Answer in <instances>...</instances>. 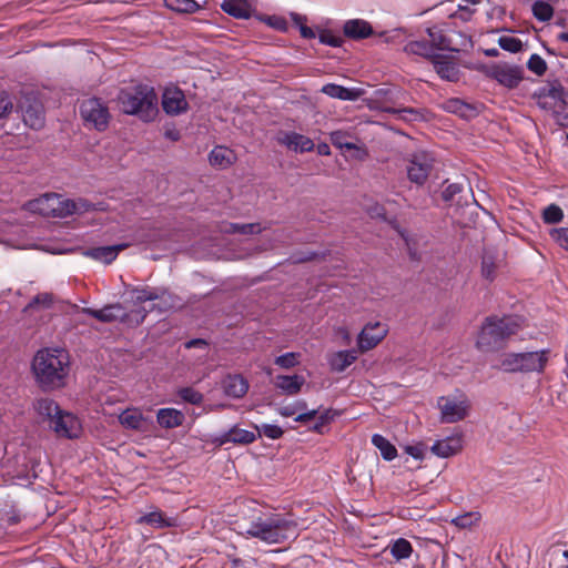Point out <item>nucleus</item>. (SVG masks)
<instances>
[{
  "instance_id": "obj_7",
  "label": "nucleus",
  "mask_w": 568,
  "mask_h": 568,
  "mask_svg": "<svg viewBox=\"0 0 568 568\" xmlns=\"http://www.w3.org/2000/svg\"><path fill=\"white\" fill-rule=\"evenodd\" d=\"M439 409V419L446 424H453L463 420L469 414L470 402L466 394L456 390L453 394L440 396L437 399Z\"/></svg>"
},
{
  "instance_id": "obj_49",
  "label": "nucleus",
  "mask_w": 568,
  "mask_h": 568,
  "mask_svg": "<svg viewBox=\"0 0 568 568\" xmlns=\"http://www.w3.org/2000/svg\"><path fill=\"white\" fill-rule=\"evenodd\" d=\"M318 40L322 44L329 45L332 48H339L344 42L341 36L335 34L329 30H322L318 33Z\"/></svg>"
},
{
  "instance_id": "obj_55",
  "label": "nucleus",
  "mask_w": 568,
  "mask_h": 568,
  "mask_svg": "<svg viewBox=\"0 0 568 568\" xmlns=\"http://www.w3.org/2000/svg\"><path fill=\"white\" fill-rule=\"evenodd\" d=\"M306 409V403L305 402H296L294 404H290L286 406H282L277 409L278 414L284 417H292L294 415H298L301 410Z\"/></svg>"
},
{
  "instance_id": "obj_30",
  "label": "nucleus",
  "mask_w": 568,
  "mask_h": 568,
  "mask_svg": "<svg viewBox=\"0 0 568 568\" xmlns=\"http://www.w3.org/2000/svg\"><path fill=\"white\" fill-rule=\"evenodd\" d=\"M404 51L407 54H414L423 57L425 59H429L432 60V62L439 54L434 51V45H432V43H429L428 40L409 41L408 43L405 44Z\"/></svg>"
},
{
  "instance_id": "obj_61",
  "label": "nucleus",
  "mask_w": 568,
  "mask_h": 568,
  "mask_svg": "<svg viewBox=\"0 0 568 568\" xmlns=\"http://www.w3.org/2000/svg\"><path fill=\"white\" fill-rule=\"evenodd\" d=\"M316 415H317L316 409H312L308 412L301 410L298 413V415L295 417V420L300 422V423H305V422L314 419Z\"/></svg>"
},
{
  "instance_id": "obj_19",
  "label": "nucleus",
  "mask_w": 568,
  "mask_h": 568,
  "mask_svg": "<svg viewBox=\"0 0 568 568\" xmlns=\"http://www.w3.org/2000/svg\"><path fill=\"white\" fill-rule=\"evenodd\" d=\"M278 142L295 152H310L314 149V142L310 138L296 132L284 133Z\"/></svg>"
},
{
  "instance_id": "obj_45",
  "label": "nucleus",
  "mask_w": 568,
  "mask_h": 568,
  "mask_svg": "<svg viewBox=\"0 0 568 568\" xmlns=\"http://www.w3.org/2000/svg\"><path fill=\"white\" fill-rule=\"evenodd\" d=\"M499 47L508 52L517 53L523 49V42L520 39L511 36H503L498 39Z\"/></svg>"
},
{
  "instance_id": "obj_20",
  "label": "nucleus",
  "mask_w": 568,
  "mask_h": 568,
  "mask_svg": "<svg viewBox=\"0 0 568 568\" xmlns=\"http://www.w3.org/2000/svg\"><path fill=\"white\" fill-rule=\"evenodd\" d=\"M236 161V154L233 150L217 145L209 154L210 164L219 170H225L234 164Z\"/></svg>"
},
{
  "instance_id": "obj_17",
  "label": "nucleus",
  "mask_w": 568,
  "mask_h": 568,
  "mask_svg": "<svg viewBox=\"0 0 568 568\" xmlns=\"http://www.w3.org/2000/svg\"><path fill=\"white\" fill-rule=\"evenodd\" d=\"M321 92L332 99L342 101H356L364 94L362 88H346L336 83H327L322 87Z\"/></svg>"
},
{
  "instance_id": "obj_37",
  "label": "nucleus",
  "mask_w": 568,
  "mask_h": 568,
  "mask_svg": "<svg viewBox=\"0 0 568 568\" xmlns=\"http://www.w3.org/2000/svg\"><path fill=\"white\" fill-rule=\"evenodd\" d=\"M412 552V544L405 538H398L390 545V554L397 560L409 558Z\"/></svg>"
},
{
  "instance_id": "obj_52",
  "label": "nucleus",
  "mask_w": 568,
  "mask_h": 568,
  "mask_svg": "<svg viewBox=\"0 0 568 568\" xmlns=\"http://www.w3.org/2000/svg\"><path fill=\"white\" fill-rule=\"evenodd\" d=\"M527 68L536 75H544L547 70L546 61L537 53L530 55Z\"/></svg>"
},
{
  "instance_id": "obj_39",
  "label": "nucleus",
  "mask_w": 568,
  "mask_h": 568,
  "mask_svg": "<svg viewBox=\"0 0 568 568\" xmlns=\"http://www.w3.org/2000/svg\"><path fill=\"white\" fill-rule=\"evenodd\" d=\"M165 6L173 11L193 13L200 8L195 0H164Z\"/></svg>"
},
{
  "instance_id": "obj_25",
  "label": "nucleus",
  "mask_w": 568,
  "mask_h": 568,
  "mask_svg": "<svg viewBox=\"0 0 568 568\" xmlns=\"http://www.w3.org/2000/svg\"><path fill=\"white\" fill-rule=\"evenodd\" d=\"M120 424L133 430H144L148 418L138 408H126L119 415Z\"/></svg>"
},
{
  "instance_id": "obj_26",
  "label": "nucleus",
  "mask_w": 568,
  "mask_h": 568,
  "mask_svg": "<svg viewBox=\"0 0 568 568\" xmlns=\"http://www.w3.org/2000/svg\"><path fill=\"white\" fill-rule=\"evenodd\" d=\"M437 74L447 81H457L459 78V69L455 62L440 54L433 61Z\"/></svg>"
},
{
  "instance_id": "obj_54",
  "label": "nucleus",
  "mask_w": 568,
  "mask_h": 568,
  "mask_svg": "<svg viewBox=\"0 0 568 568\" xmlns=\"http://www.w3.org/2000/svg\"><path fill=\"white\" fill-rule=\"evenodd\" d=\"M156 242V239H155V232L153 231H146V230H139L135 235H134V239L132 240V243L134 244H143V245H146V246H152L154 245Z\"/></svg>"
},
{
  "instance_id": "obj_27",
  "label": "nucleus",
  "mask_w": 568,
  "mask_h": 568,
  "mask_svg": "<svg viewBox=\"0 0 568 568\" xmlns=\"http://www.w3.org/2000/svg\"><path fill=\"white\" fill-rule=\"evenodd\" d=\"M276 388L286 395L297 394L305 384V378L301 375H278L274 382Z\"/></svg>"
},
{
  "instance_id": "obj_32",
  "label": "nucleus",
  "mask_w": 568,
  "mask_h": 568,
  "mask_svg": "<svg viewBox=\"0 0 568 568\" xmlns=\"http://www.w3.org/2000/svg\"><path fill=\"white\" fill-rule=\"evenodd\" d=\"M372 444L379 450L381 456L386 462H392L397 457L396 447L383 435L374 434Z\"/></svg>"
},
{
  "instance_id": "obj_47",
  "label": "nucleus",
  "mask_w": 568,
  "mask_h": 568,
  "mask_svg": "<svg viewBox=\"0 0 568 568\" xmlns=\"http://www.w3.org/2000/svg\"><path fill=\"white\" fill-rule=\"evenodd\" d=\"M300 353L288 352L277 356L274 361L275 365L281 368H292L298 365L300 363Z\"/></svg>"
},
{
  "instance_id": "obj_11",
  "label": "nucleus",
  "mask_w": 568,
  "mask_h": 568,
  "mask_svg": "<svg viewBox=\"0 0 568 568\" xmlns=\"http://www.w3.org/2000/svg\"><path fill=\"white\" fill-rule=\"evenodd\" d=\"M49 427L60 437L77 438L81 433L79 419L64 410H61L57 418L50 423Z\"/></svg>"
},
{
  "instance_id": "obj_35",
  "label": "nucleus",
  "mask_w": 568,
  "mask_h": 568,
  "mask_svg": "<svg viewBox=\"0 0 568 568\" xmlns=\"http://www.w3.org/2000/svg\"><path fill=\"white\" fill-rule=\"evenodd\" d=\"M256 439V436L253 432L241 428H233L227 432L221 444L224 443H234V444H251Z\"/></svg>"
},
{
  "instance_id": "obj_59",
  "label": "nucleus",
  "mask_w": 568,
  "mask_h": 568,
  "mask_svg": "<svg viewBox=\"0 0 568 568\" xmlns=\"http://www.w3.org/2000/svg\"><path fill=\"white\" fill-rule=\"evenodd\" d=\"M21 466L23 467L21 470H19L18 468L13 470L14 477L28 481L30 480L31 477H36L34 471L32 469H29L28 465L24 462L21 464Z\"/></svg>"
},
{
  "instance_id": "obj_23",
  "label": "nucleus",
  "mask_w": 568,
  "mask_h": 568,
  "mask_svg": "<svg viewBox=\"0 0 568 568\" xmlns=\"http://www.w3.org/2000/svg\"><path fill=\"white\" fill-rule=\"evenodd\" d=\"M138 524H146L156 529L178 526L176 517H166L161 510L154 509L138 519Z\"/></svg>"
},
{
  "instance_id": "obj_4",
  "label": "nucleus",
  "mask_w": 568,
  "mask_h": 568,
  "mask_svg": "<svg viewBox=\"0 0 568 568\" xmlns=\"http://www.w3.org/2000/svg\"><path fill=\"white\" fill-rule=\"evenodd\" d=\"M122 111L126 114L138 115L141 120L152 121L159 112L158 94L148 84H136L122 89L118 94Z\"/></svg>"
},
{
  "instance_id": "obj_21",
  "label": "nucleus",
  "mask_w": 568,
  "mask_h": 568,
  "mask_svg": "<svg viewBox=\"0 0 568 568\" xmlns=\"http://www.w3.org/2000/svg\"><path fill=\"white\" fill-rule=\"evenodd\" d=\"M444 109L465 120L474 119L478 115L479 109L475 104L467 103L458 98H453L444 103Z\"/></svg>"
},
{
  "instance_id": "obj_15",
  "label": "nucleus",
  "mask_w": 568,
  "mask_h": 568,
  "mask_svg": "<svg viewBox=\"0 0 568 568\" xmlns=\"http://www.w3.org/2000/svg\"><path fill=\"white\" fill-rule=\"evenodd\" d=\"M83 313L103 323L123 321L126 317L124 307L119 303L106 305L101 310L83 308Z\"/></svg>"
},
{
  "instance_id": "obj_40",
  "label": "nucleus",
  "mask_w": 568,
  "mask_h": 568,
  "mask_svg": "<svg viewBox=\"0 0 568 568\" xmlns=\"http://www.w3.org/2000/svg\"><path fill=\"white\" fill-rule=\"evenodd\" d=\"M481 518L480 513L478 511H469L463 515L456 516L452 519V524L460 529H466L473 527L477 524Z\"/></svg>"
},
{
  "instance_id": "obj_22",
  "label": "nucleus",
  "mask_w": 568,
  "mask_h": 568,
  "mask_svg": "<svg viewBox=\"0 0 568 568\" xmlns=\"http://www.w3.org/2000/svg\"><path fill=\"white\" fill-rule=\"evenodd\" d=\"M357 359L356 349L337 351L331 354L327 358L331 371L335 373L344 372Z\"/></svg>"
},
{
  "instance_id": "obj_50",
  "label": "nucleus",
  "mask_w": 568,
  "mask_h": 568,
  "mask_svg": "<svg viewBox=\"0 0 568 568\" xmlns=\"http://www.w3.org/2000/svg\"><path fill=\"white\" fill-rule=\"evenodd\" d=\"M260 436H265L270 439H278L283 436V429L275 424H262L260 426H255Z\"/></svg>"
},
{
  "instance_id": "obj_57",
  "label": "nucleus",
  "mask_w": 568,
  "mask_h": 568,
  "mask_svg": "<svg viewBox=\"0 0 568 568\" xmlns=\"http://www.w3.org/2000/svg\"><path fill=\"white\" fill-rule=\"evenodd\" d=\"M13 108L12 101L7 92H0V119L4 118Z\"/></svg>"
},
{
  "instance_id": "obj_2",
  "label": "nucleus",
  "mask_w": 568,
  "mask_h": 568,
  "mask_svg": "<svg viewBox=\"0 0 568 568\" xmlns=\"http://www.w3.org/2000/svg\"><path fill=\"white\" fill-rule=\"evenodd\" d=\"M521 328L517 316L491 315L484 320L476 338V347L481 352H495L503 348L507 341Z\"/></svg>"
},
{
  "instance_id": "obj_6",
  "label": "nucleus",
  "mask_w": 568,
  "mask_h": 568,
  "mask_svg": "<svg viewBox=\"0 0 568 568\" xmlns=\"http://www.w3.org/2000/svg\"><path fill=\"white\" fill-rule=\"evenodd\" d=\"M549 348L535 352L508 353L501 361V367L509 373H542L548 364Z\"/></svg>"
},
{
  "instance_id": "obj_18",
  "label": "nucleus",
  "mask_w": 568,
  "mask_h": 568,
  "mask_svg": "<svg viewBox=\"0 0 568 568\" xmlns=\"http://www.w3.org/2000/svg\"><path fill=\"white\" fill-rule=\"evenodd\" d=\"M129 245L130 243H122L118 245L88 248L83 251V255L104 264H110L118 257L119 253Z\"/></svg>"
},
{
  "instance_id": "obj_38",
  "label": "nucleus",
  "mask_w": 568,
  "mask_h": 568,
  "mask_svg": "<svg viewBox=\"0 0 568 568\" xmlns=\"http://www.w3.org/2000/svg\"><path fill=\"white\" fill-rule=\"evenodd\" d=\"M532 16L540 22L549 21L554 16V8L546 1L537 0L531 6Z\"/></svg>"
},
{
  "instance_id": "obj_31",
  "label": "nucleus",
  "mask_w": 568,
  "mask_h": 568,
  "mask_svg": "<svg viewBox=\"0 0 568 568\" xmlns=\"http://www.w3.org/2000/svg\"><path fill=\"white\" fill-rule=\"evenodd\" d=\"M248 389L247 381L241 375L229 376L224 382L225 394L233 398L243 397Z\"/></svg>"
},
{
  "instance_id": "obj_51",
  "label": "nucleus",
  "mask_w": 568,
  "mask_h": 568,
  "mask_svg": "<svg viewBox=\"0 0 568 568\" xmlns=\"http://www.w3.org/2000/svg\"><path fill=\"white\" fill-rule=\"evenodd\" d=\"M292 20L298 27L300 33L304 39H314L316 37L315 31L305 24L306 17L298 13H291Z\"/></svg>"
},
{
  "instance_id": "obj_13",
  "label": "nucleus",
  "mask_w": 568,
  "mask_h": 568,
  "mask_svg": "<svg viewBox=\"0 0 568 568\" xmlns=\"http://www.w3.org/2000/svg\"><path fill=\"white\" fill-rule=\"evenodd\" d=\"M187 101L184 92L178 87L165 88L162 94V108L166 114L179 115L186 112Z\"/></svg>"
},
{
  "instance_id": "obj_62",
  "label": "nucleus",
  "mask_w": 568,
  "mask_h": 568,
  "mask_svg": "<svg viewBox=\"0 0 568 568\" xmlns=\"http://www.w3.org/2000/svg\"><path fill=\"white\" fill-rule=\"evenodd\" d=\"M317 153L320 155H329L331 154L329 145L326 143H320L317 145Z\"/></svg>"
},
{
  "instance_id": "obj_34",
  "label": "nucleus",
  "mask_w": 568,
  "mask_h": 568,
  "mask_svg": "<svg viewBox=\"0 0 568 568\" xmlns=\"http://www.w3.org/2000/svg\"><path fill=\"white\" fill-rule=\"evenodd\" d=\"M23 122L31 129H41L44 124V114L40 104L28 106L23 111Z\"/></svg>"
},
{
  "instance_id": "obj_58",
  "label": "nucleus",
  "mask_w": 568,
  "mask_h": 568,
  "mask_svg": "<svg viewBox=\"0 0 568 568\" xmlns=\"http://www.w3.org/2000/svg\"><path fill=\"white\" fill-rule=\"evenodd\" d=\"M463 185L459 183H450L443 191V199L445 201H452L456 194L460 193Z\"/></svg>"
},
{
  "instance_id": "obj_60",
  "label": "nucleus",
  "mask_w": 568,
  "mask_h": 568,
  "mask_svg": "<svg viewBox=\"0 0 568 568\" xmlns=\"http://www.w3.org/2000/svg\"><path fill=\"white\" fill-rule=\"evenodd\" d=\"M406 454L412 456L414 459L420 460L424 458V448L420 445H409L405 447Z\"/></svg>"
},
{
  "instance_id": "obj_46",
  "label": "nucleus",
  "mask_w": 568,
  "mask_h": 568,
  "mask_svg": "<svg viewBox=\"0 0 568 568\" xmlns=\"http://www.w3.org/2000/svg\"><path fill=\"white\" fill-rule=\"evenodd\" d=\"M542 219L545 223L556 224L564 219V212L558 205L550 204L544 209Z\"/></svg>"
},
{
  "instance_id": "obj_8",
  "label": "nucleus",
  "mask_w": 568,
  "mask_h": 568,
  "mask_svg": "<svg viewBox=\"0 0 568 568\" xmlns=\"http://www.w3.org/2000/svg\"><path fill=\"white\" fill-rule=\"evenodd\" d=\"M80 114L84 125L103 132L108 129L111 114L108 105L98 98H90L80 104Z\"/></svg>"
},
{
  "instance_id": "obj_28",
  "label": "nucleus",
  "mask_w": 568,
  "mask_h": 568,
  "mask_svg": "<svg viewBox=\"0 0 568 568\" xmlns=\"http://www.w3.org/2000/svg\"><path fill=\"white\" fill-rule=\"evenodd\" d=\"M33 407L38 416L41 417L42 422H47L49 425L61 412L59 405L50 398L37 399L33 404Z\"/></svg>"
},
{
  "instance_id": "obj_53",
  "label": "nucleus",
  "mask_w": 568,
  "mask_h": 568,
  "mask_svg": "<svg viewBox=\"0 0 568 568\" xmlns=\"http://www.w3.org/2000/svg\"><path fill=\"white\" fill-rule=\"evenodd\" d=\"M541 95L549 97L554 100L560 101L562 103L568 102V93L560 84L551 85L548 89H542Z\"/></svg>"
},
{
  "instance_id": "obj_33",
  "label": "nucleus",
  "mask_w": 568,
  "mask_h": 568,
  "mask_svg": "<svg viewBox=\"0 0 568 568\" xmlns=\"http://www.w3.org/2000/svg\"><path fill=\"white\" fill-rule=\"evenodd\" d=\"M221 8L225 13L237 19H248L251 16L250 7L240 0H224Z\"/></svg>"
},
{
  "instance_id": "obj_42",
  "label": "nucleus",
  "mask_w": 568,
  "mask_h": 568,
  "mask_svg": "<svg viewBox=\"0 0 568 568\" xmlns=\"http://www.w3.org/2000/svg\"><path fill=\"white\" fill-rule=\"evenodd\" d=\"M329 138L332 144L341 150H357L356 144L349 141V135L343 131H334Z\"/></svg>"
},
{
  "instance_id": "obj_9",
  "label": "nucleus",
  "mask_w": 568,
  "mask_h": 568,
  "mask_svg": "<svg viewBox=\"0 0 568 568\" xmlns=\"http://www.w3.org/2000/svg\"><path fill=\"white\" fill-rule=\"evenodd\" d=\"M489 74L501 85L514 89L521 82L524 70L519 65L501 63L493 65Z\"/></svg>"
},
{
  "instance_id": "obj_48",
  "label": "nucleus",
  "mask_w": 568,
  "mask_h": 568,
  "mask_svg": "<svg viewBox=\"0 0 568 568\" xmlns=\"http://www.w3.org/2000/svg\"><path fill=\"white\" fill-rule=\"evenodd\" d=\"M227 232L240 233V234H258L262 232L261 224L258 223H248V224H240L232 223L230 224V229Z\"/></svg>"
},
{
  "instance_id": "obj_29",
  "label": "nucleus",
  "mask_w": 568,
  "mask_h": 568,
  "mask_svg": "<svg viewBox=\"0 0 568 568\" xmlns=\"http://www.w3.org/2000/svg\"><path fill=\"white\" fill-rule=\"evenodd\" d=\"M184 418L183 413L175 408H161L156 414L159 425L168 429L181 426Z\"/></svg>"
},
{
  "instance_id": "obj_36",
  "label": "nucleus",
  "mask_w": 568,
  "mask_h": 568,
  "mask_svg": "<svg viewBox=\"0 0 568 568\" xmlns=\"http://www.w3.org/2000/svg\"><path fill=\"white\" fill-rule=\"evenodd\" d=\"M427 34L429 37V43L434 45V51L438 53L439 51L453 50L450 47V41L447 37L442 32V30L437 27L427 28Z\"/></svg>"
},
{
  "instance_id": "obj_10",
  "label": "nucleus",
  "mask_w": 568,
  "mask_h": 568,
  "mask_svg": "<svg viewBox=\"0 0 568 568\" xmlns=\"http://www.w3.org/2000/svg\"><path fill=\"white\" fill-rule=\"evenodd\" d=\"M433 168V159L427 153H416L407 165V176L410 182L423 185Z\"/></svg>"
},
{
  "instance_id": "obj_44",
  "label": "nucleus",
  "mask_w": 568,
  "mask_h": 568,
  "mask_svg": "<svg viewBox=\"0 0 568 568\" xmlns=\"http://www.w3.org/2000/svg\"><path fill=\"white\" fill-rule=\"evenodd\" d=\"M178 395L185 403L200 405L203 402V395L193 387H182L178 390Z\"/></svg>"
},
{
  "instance_id": "obj_63",
  "label": "nucleus",
  "mask_w": 568,
  "mask_h": 568,
  "mask_svg": "<svg viewBox=\"0 0 568 568\" xmlns=\"http://www.w3.org/2000/svg\"><path fill=\"white\" fill-rule=\"evenodd\" d=\"M164 136L172 141H178L180 139V133L176 130H166Z\"/></svg>"
},
{
  "instance_id": "obj_1",
  "label": "nucleus",
  "mask_w": 568,
  "mask_h": 568,
  "mask_svg": "<svg viewBox=\"0 0 568 568\" xmlns=\"http://www.w3.org/2000/svg\"><path fill=\"white\" fill-rule=\"evenodd\" d=\"M32 373L39 387L54 390L65 385L70 372L69 353L63 348H42L32 361Z\"/></svg>"
},
{
  "instance_id": "obj_3",
  "label": "nucleus",
  "mask_w": 568,
  "mask_h": 568,
  "mask_svg": "<svg viewBox=\"0 0 568 568\" xmlns=\"http://www.w3.org/2000/svg\"><path fill=\"white\" fill-rule=\"evenodd\" d=\"M27 209L47 217H67L95 210L94 203L82 199H67L57 193H47L28 202Z\"/></svg>"
},
{
  "instance_id": "obj_41",
  "label": "nucleus",
  "mask_w": 568,
  "mask_h": 568,
  "mask_svg": "<svg viewBox=\"0 0 568 568\" xmlns=\"http://www.w3.org/2000/svg\"><path fill=\"white\" fill-rule=\"evenodd\" d=\"M386 113H390L397 116V119L403 121H414L419 118V112L413 108H392L385 106L382 109Z\"/></svg>"
},
{
  "instance_id": "obj_56",
  "label": "nucleus",
  "mask_w": 568,
  "mask_h": 568,
  "mask_svg": "<svg viewBox=\"0 0 568 568\" xmlns=\"http://www.w3.org/2000/svg\"><path fill=\"white\" fill-rule=\"evenodd\" d=\"M550 235L560 247L568 251V227L555 229Z\"/></svg>"
},
{
  "instance_id": "obj_16",
  "label": "nucleus",
  "mask_w": 568,
  "mask_h": 568,
  "mask_svg": "<svg viewBox=\"0 0 568 568\" xmlns=\"http://www.w3.org/2000/svg\"><path fill=\"white\" fill-rule=\"evenodd\" d=\"M462 447L463 436L460 434H454L436 440L432 446V452L438 457L447 458L457 454Z\"/></svg>"
},
{
  "instance_id": "obj_24",
  "label": "nucleus",
  "mask_w": 568,
  "mask_h": 568,
  "mask_svg": "<svg viewBox=\"0 0 568 568\" xmlns=\"http://www.w3.org/2000/svg\"><path fill=\"white\" fill-rule=\"evenodd\" d=\"M344 34L351 39H366L373 33L372 26L362 19L347 20L343 27Z\"/></svg>"
},
{
  "instance_id": "obj_14",
  "label": "nucleus",
  "mask_w": 568,
  "mask_h": 568,
  "mask_svg": "<svg viewBox=\"0 0 568 568\" xmlns=\"http://www.w3.org/2000/svg\"><path fill=\"white\" fill-rule=\"evenodd\" d=\"M131 297L135 303H144L148 301H161L162 304H159L160 310H165L171 304H168V301L172 300V296L164 288H154V287H134L131 290Z\"/></svg>"
},
{
  "instance_id": "obj_64",
  "label": "nucleus",
  "mask_w": 568,
  "mask_h": 568,
  "mask_svg": "<svg viewBox=\"0 0 568 568\" xmlns=\"http://www.w3.org/2000/svg\"><path fill=\"white\" fill-rule=\"evenodd\" d=\"M33 302L34 303L43 302V303L50 304L52 302V297L49 294L38 295L34 297Z\"/></svg>"
},
{
  "instance_id": "obj_43",
  "label": "nucleus",
  "mask_w": 568,
  "mask_h": 568,
  "mask_svg": "<svg viewBox=\"0 0 568 568\" xmlns=\"http://www.w3.org/2000/svg\"><path fill=\"white\" fill-rule=\"evenodd\" d=\"M496 258L493 254L485 252L481 261V275L491 281L495 277Z\"/></svg>"
},
{
  "instance_id": "obj_5",
  "label": "nucleus",
  "mask_w": 568,
  "mask_h": 568,
  "mask_svg": "<svg viewBox=\"0 0 568 568\" xmlns=\"http://www.w3.org/2000/svg\"><path fill=\"white\" fill-rule=\"evenodd\" d=\"M247 535L268 544H280L296 538L297 526L294 521L280 516H272L265 520L258 518L252 521Z\"/></svg>"
},
{
  "instance_id": "obj_12",
  "label": "nucleus",
  "mask_w": 568,
  "mask_h": 568,
  "mask_svg": "<svg viewBox=\"0 0 568 568\" xmlns=\"http://www.w3.org/2000/svg\"><path fill=\"white\" fill-rule=\"evenodd\" d=\"M387 332V326L379 322L366 324L357 337L359 349L365 352L374 348L386 336Z\"/></svg>"
}]
</instances>
